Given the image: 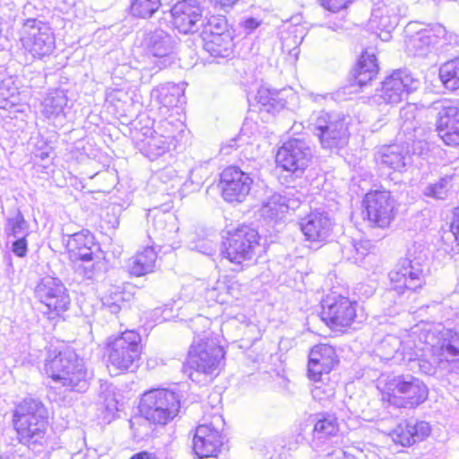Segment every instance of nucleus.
Here are the masks:
<instances>
[{
	"instance_id": "obj_1",
	"label": "nucleus",
	"mask_w": 459,
	"mask_h": 459,
	"mask_svg": "<svg viewBox=\"0 0 459 459\" xmlns=\"http://www.w3.org/2000/svg\"><path fill=\"white\" fill-rule=\"evenodd\" d=\"M102 350L108 368L116 375L136 372L143 363V340L135 330L108 337Z\"/></svg>"
},
{
	"instance_id": "obj_2",
	"label": "nucleus",
	"mask_w": 459,
	"mask_h": 459,
	"mask_svg": "<svg viewBox=\"0 0 459 459\" xmlns=\"http://www.w3.org/2000/svg\"><path fill=\"white\" fill-rule=\"evenodd\" d=\"M261 239L258 230L249 224L227 225L221 231V255L229 263L243 268L256 256Z\"/></svg>"
},
{
	"instance_id": "obj_3",
	"label": "nucleus",
	"mask_w": 459,
	"mask_h": 459,
	"mask_svg": "<svg viewBox=\"0 0 459 459\" xmlns=\"http://www.w3.org/2000/svg\"><path fill=\"white\" fill-rule=\"evenodd\" d=\"M428 252L419 244L409 247L394 268L389 273L393 289L400 294L405 290L416 291L421 289L429 274Z\"/></svg>"
},
{
	"instance_id": "obj_4",
	"label": "nucleus",
	"mask_w": 459,
	"mask_h": 459,
	"mask_svg": "<svg viewBox=\"0 0 459 459\" xmlns=\"http://www.w3.org/2000/svg\"><path fill=\"white\" fill-rule=\"evenodd\" d=\"M13 423L20 443L28 446L42 445L49 427V413L39 404L22 407L15 411Z\"/></svg>"
},
{
	"instance_id": "obj_5",
	"label": "nucleus",
	"mask_w": 459,
	"mask_h": 459,
	"mask_svg": "<svg viewBox=\"0 0 459 459\" xmlns=\"http://www.w3.org/2000/svg\"><path fill=\"white\" fill-rule=\"evenodd\" d=\"M309 127L318 137L324 149H342L347 145L350 134L345 117L340 113H328L324 110L314 112Z\"/></svg>"
},
{
	"instance_id": "obj_6",
	"label": "nucleus",
	"mask_w": 459,
	"mask_h": 459,
	"mask_svg": "<svg viewBox=\"0 0 459 459\" xmlns=\"http://www.w3.org/2000/svg\"><path fill=\"white\" fill-rule=\"evenodd\" d=\"M35 295L46 307L45 315L49 320H65L70 309L71 298L65 284L57 278L46 276L35 287Z\"/></svg>"
},
{
	"instance_id": "obj_7",
	"label": "nucleus",
	"mask_w": 459,
	"mask_h": 459,
	"mask_svg": "<svg viewBox=\"0 0 459 459\" xmlns=\"http://www.w3.org/2000/svg\"><path fill=\"white\" fill-rule=\"evenodd\" d=\"M254 178L235 164L227 165L219 174L217 187L222 200L230 204H239L251 194Z\"/></svg>"
},
{
	"instance_id": "obj_8",
	"label": "nucleus",
	"mask_w": 459,
	"mask_h": 459,
	"mask_svg": "<svg viewBox=\"0 0 459 459\" xmlns=\"http://www.w3.org/2000/svg\"><path fill=\"white\" fill-rule=\"evenodd\" d=\"M204 48L215 57H227L233 52V36L224 16H212L204 25Z\"/></svg>"
},
{
	"instance_id": "obj_9",
	"label": "nucleus",
	"mask_w": 459,
	"mask_h": 459,
	"mask_svg": "<svg viewBox=\"0 0 459 459\" xmlns=\"http://www.w3.org/2000/svg\"><path fill=\"white\" fill-rule=\"evenodd\" d=\"M378 388L388 396V402L391 398L425 402L429 394L424 382L411 375L387 377L385 380H379Z\"/></svg>"
},
{
	"instance_id": "obj_10",
	"label": "nucleus",
	"mask_w": 459,
	"mask_h": 459,
	"mask_svg": "<svg viewBox=\"0 0 459 459\" xmlns=\"http://www.w3.org/2000/svg\"><path fill=\"white\" fill-rule=\"evenodd\" d=\"M420 87V81L407 69L394 71L382 82L376 98L385 104L396 105Z\"/></svg>"
},
{
	"instance_id": "obj_11",
	"label": "nucleus",
	"mask_w": 459,
	"mask_h": 459,
	"mask_svg": "<svg viewBox=\"0 0 459 459\" xmlns=\"http://www.w3.org/2000/svg\"><path fill=\"white\" fill-rule=\"evenodd\" d=\"M224 448L221 430L212 423L195 427L193 437L194 459H220Z\"/></svg>"
},
{
	"instance_id": "obj_12",
	"label": "nucleus",
	"mask_w": 459,
	"mask_h": 459,
	"mask_svg": "<svg viewBox=\"0 0 459 459\" xmlns=\"http://www.w3.org/2000/svg\"><path fill=\"white\" fill-rule=\"evenodd\" d=\"M225 358L224 349L220 345L207 346L204 342L192 344L187 353V366L197 374L212 375Z\"/></svg>"
},
{
	"instance_id": "obj_13",
	"label": "nucleus",
	"mask_w": 459,
	"mask_h": 459,
	"mask_svg": "<svg viewBox=\"0 0 459 459\" xmlns=\"http://www.w3.org/2000/svg\"><path fill=\"white\" fill-rule=\"evenodd\" d=\"M363 204L367 219L372 227L385 229L394 219V201L390 192L368 193Z\"/></svg>"
},
{
	"instance_id": "obj_14",
	"label": "nucleus",
	"mask_w": 459,
	"mask_h": 459,
	"mask_svg": "<svg viewBox=\"0 0 459 459\" xmlns=\"http://www.w3.org/2000/svg\"><path fill=\"white\" fill-rule=\"evenodd\" d=\"M45 370L54 381L67 386L77 385L84 380L86 375L85 369L76 359L62 352L48 359Z\"/></svg>"
},
{
	"instance_id": "obj_15",
	"label": "nucleus",
	"mask_w": 459,
	"mask_h": 459,
	"mask_svg": "<svg viewBox=\"0 0 459 459\" xmlns=\"http://www.w3.org/2000/svg\"><path fill=\"white\" fill-rule=\"evenodd\" d=\"M171 24L180 34H193L203 22L204 9L198 0H179L170 8Z\"/></svg>"
},
{
	"instance_id": "obj_16",
	"label": "nucleus",
	"mask_w": 459,
	"mask_h": 459,
	"mask_svg": "<svg viewBox=\"0 0 459 459\" xmlns=\"http://www.w3.org/2000/svg\"><path fill=\"white\" fill-rule=\"evenodd\" d=\"M100 248L94 234L85 229L68 235L65 242V254L74 264L92 262Z\"/></svg>"
},
{
	"instance_id": "obj_17",
	"label": "nucleus",
	"mask_w": 459,
	"mask_h": 459,
	"mask_svg": "<svg viewBox=\"0 0 459 459\" xmlns=\"http://www.w3.org/2000/svg\"><path fill=\"white\" fill-rule=\"evenodd\" d=\"M356 306L342 296L327 297L323 300L321 318L330 327L350 326L356 317Z\"/></svg>"
},
{
	"instance_id": "obj_18",
	"label": "nucleus",
	"mask_w": 459,
	"mask_h": 459,
	"mask_svg": "<svg viewBox=\"0 0 459 459\" xmlns=\"http://www.w3.org/2000/svg\"><path fill=\"white\" fill-rule=\"evenodd\" d=\"M407 7L402 0H377L374 3L370 22L377 29L391 31L399 23L400 18L406 16Z\"/></svg>"
},
{
	"instance_id": "obj_19",
	"label": "nucleus",
	"mask_w": 459,
	"mask_h": 459,
	"mask_svg": "<svg viewBox=\"0 0 459 459\" xmlns=\"http://www.w3.org/2000/svg\"><path fill=\"white\" fill-rule=\"evenodd\" d=\"M23 33L28 37L30 36L32 30L38 33L32 39H29L26 42L28 50L37 57H43L49 55L55 48V39L49 29L36 18L26 19L22 22Z\"/></svg>"
},
{
	"instance_id": "obj_20",
	"label": "nucleus",
	"mask_w": 459,
	"mask_h": 459,
	"mask_svg": "<svg viewBox=\"0 0 459 459\" xmlns=\"http://www.w3.org/2000/svg\"><path fill=\"white\" fill-rule=\"evenodd\" d=\"M431 426L425 420H406L400 422L390 433L394 443L409 447L426 440L431 434Z\"/></svg>"
},
{
	"instance_id": "obj_21",
	"label": "nucleus",
	"mask_w": 459,
	"mask_h": 459,
	"mask_svg": "<svg viewBox=\"0 0 459 459\" xmlns=\"http://www.w3.org/2000/svg\"><path fill=\"white\" fill-rule=\"evenodd\" d=\"M336 362L335 351L332 346L327 344L314 346L307 364L308 377L315 382L323 381L322 377L329 374Z\"/></svg>"
},
{
	"instance_id": "obj_22",
	"label": "nucleus",
	"mask_w": 459,
	"mask_h": 459,
	"mask_svg": "<svg viewBox=\"0 0 459 459\" xmlns=\"http://www.w3.org/2000/svg\"><path fill=\"white\" fill-rule=\"evenodd\" d=\"M307 240L321 242L325 240L332 230V223L325 212H311L295 224Z\"/></svg>"
},
{
	"instance_id": "obj_23",
	"label": "nucleus",
	"mask_w": 459,
	"mask_h": 459,
	"mask_svg": "<svg viewBox=\"0 0 459 459\" xmlns=\"http://www.w3.org/2000/svg\"><path fill=\"white\" fill-rule=\"evenodd\" d=\"M312 159V150L307 143L297 138L289 139V179L294 177L304 179L303 174Z\"/></svg>"
},
{
	"instance_id": "obj_24",
	"label": "nucleus",
	"mask_w": 459,
	"mask_h": 459,
	"mask_svg": "<svg viewBox=\"0 0 459 459\" xmlns=\"http://www.w3.org/2000/svg\"><path fill=\"white\" fill-rule=\"evenodd\" d=\"M411 350V347L396 335L387 334L381 340L376 338L375 352L381 359L404 363Z\"/></svg>"
},
{
	"instance_id": "obj_25",
	"label": "nucleus",
	"mask_w": 459,
	"mask_h": 459,
	"mask_svg": "<svg viewBox=\"0 0 459 459\" xmlns=\"http://www.w3.org/2000/svg\"><path fill=\"white\" fill-rule=\"evenodd\" d=\"M377 161L385 168L402 171L410 163L411 156L407 147L391 144L381 148Z\"/></svg>"
},
{
	"instance_id": "obj_26",
	"label": "nucleus",
	"mask_w": 459,
	"mask_h": 459,
	"mask_svg": "<svg viewBox=\"0 0 459 459\" xmlns=\"http://www.w3.org/2000/svg\"><path fill=\"white\" fill-rule=\"evenodd\" d=\"M377 72L378 65L376 56L365 52L360 56L357 65L351 72L350 81L351 84L362 87L372 81L377 76Z\"/></svg>"
},
{
	"instance_id": "obj_27",
	"label": "nucleus",
	"mask_w": 459,
	"mask_h": 459,
	"mask_svg": "<svg viewBox=\"0 0 459 459\" xmlns=\"http://www.w3.org/2000/svg\"><path fill=\"white\" fill-rule=\"evenodd\" d=\"M445 359L432 352L431 354H424L419 356L416 352L410 351L404 362L408 368L414 373H420L429 376H433L438 366L444 363Z\"/></svg>"
},
{
	"instance_id": "obj_28",
	"label": "nucleus",
	"mask_w": 459,
	"mask_h": 459,
	"mask_svg": "<svg viewBox=\"0 0 459 459\" xmlns=\"http://www.w3.org/2000/svg\"><path fill=\"white\" fill-rule=\"evenodd\" d=\"M438 351L446 362L450 364V370H459V332L446 330L439 340Z\"/></svg>"
},
{
	"instance_id": "obj_29",
	"label": "nucleus",
	"mask_w": 459,
	"mask_h": 459,
	"mask_svg": "<svg viewBox=\"0 0 459 459\" xmlns=\"http://www.w3.org/2000/svg\"><path fill=\"white\" fill-rule=\"evenodd\" d=\"M429 109L436 114L437 126L455 125L457 120L459 122V107L452 100L441 99L433 101Z\"/></svg>"
},
{
	"instance_id": "obj_30",
	"label": "nucleus",
	"mask_w": 459,
	"mask_h": 459,
	"mask_svg": "<svg viewBox=\"0 0 459 459\" xmlns=\"http://www.w3.org/2000/svg\"><path fill=\"white\" fill-rule=\"evenodd\" d=\"M371 243L369 240H356L346 238L340 246L342 259L354 264H359L369 254Z\"/></svg>"
},
{
	"instance_id": "obj_31",
	"label": "nucleus",
	"mask_w": 459,
	"mask_h": 459,
	"mask_svg": "<svg viewBox=\"0 0 459 459\" xmlns=\"http://www.w3.org/2000/svg\"><path fill=\"white\" fill-rule=\"evenodd\" d=\"M157 260V253L152 247H146L137 252L130 264V273L136 277L143 276L153 271Z\"/></svg>"
},
{
	"instance_id": "obj_32",
	"label": "nucleus",
	"mask_w": 459,
	"mask_h": 459,
	"mask_svg": "<svg viewBox=\"0 0 459 459\" xmlns=\"http://www.w3.org/2000/svg\"><path fill=\"white\" fill-rule=\"evenodd\" d=\"M416 107L413 104H409L402 108L400 111V117L403 119L401 128L408 134V140L412 142L419 141L420 143L421 142L419 137L421 136L420 133L423 131V128L420 127V123L416 120Z\"/></svg>"
},
{
	"instance_id": "obj_33",
	"label": "nucleus",
	"mask_w": 459,
	"mask_h": 459,
	"mask_svg": "<svg viewBox=\"0 0 459 459\" xmlns=\"http://www.w3.org/2000/svg\"><path fill=\"white\" fill-rule=\"evenodd\" d=\"M338 429L339 428L335 416L331 414H318L316 416L313 437L315 440L323 442L325 438L335 436Z\"/></svg>"
},
{
	"instance_id": "obj_34",
	"label": "nucleus",
	"mask_w": 459,
	"mask_h": 459,
	"mask_svg": "<svg viewBox=\"0 0 459 459\" xmlns=\"http://www.w3.org/2000/svg\"><path fill=\"white\" fill-rule=\"evenodd\" d=\"M439 78L446 89L452 91L459 89V57L453 58L441 65Z\"/></svg>"
},
{
	"instance_id": "obj_35",
	"label": "nucleus",
	"mask_w": 459,
	"mask_h": 459,
	"mask_svg": "<svg viewBox=\"0 0 459 459\" xmlns=\"http://www.w3.org/2000/svg\"><path fill=\"white\" fill-rule=\"evenodd\" d=\"M161 0H131L128 12L137 19H149L160 8Z\"/></svg>"
},
{
	"instance_id": "obj_36",
	"label": "nucleus",
	"mask_w": 459,
	"mask_h": 459,
	"mask_svg": "<svg viewBox=\"0 0 459 459\" xmlns=\"http://www.w3.org/2000/svg\"><path fill=\"white\" fill-rule=\"evenodd\" d=\"M452 180L453 176L446 175L438 181L426 186L422 193L427 197L436 200H445L447 198L448 193L452 188Z\"/></svg>"
},
{
	"instance_id": "obj_37",
	"label": "nucleus",
	"mask_w": 459,
	"mask_h": 459,
	"mask_svg": "<svg viewBox=\"0 0 459 459\" xmlns=\"http://www.w3.org/2000/svg\"><path fill=\"white\" fill-rule=\"evenodd\" d=\"M179 412V403H164L150 411V418L156 423L166 424Z\"/></svg>"
},
{
	"instance_id": "obj_38",
	"label": "nucleus",
	"mask_w": 459,
	"mask_h": 459,
	"mask_svg": "<svg viewBox=\"0 0 459 459\" xmlns=\"http://www.w3.org/2000/svg\"><path fill=\"white\" fill-rule=\"evenodd\" d=\"M289 179V210H297L302 205L306 197V179H299L297 185L290 186Z\"/></svg>"
},
{
	"instance_id": "obj_39",
	"label": "nucleus",
	"mask_w": 459,
	"mask_h": 459,
	"mask_svg": "<svg viewBox=\"0 0 459 459\" xmlns=\"http://www.w3.org/2000/svg\"><path fill=\"white\" fill-rule=\"evenodd\" d=\"M437 132L438 136L443 140L446 145L458 146L459 145V121L455 125L437 126Z\"/></svg>"
},
{
	"instance_id": "obj_40",
	"label": "nucleus",
	"mask_w": 459,
	"mask_h": 459,
	"mask_svg": "<svg viewBox=\"0 0 459 459\" xmlns=\"http://www.w3.org/2000/svg\"><path fill=\"white\" fill-rule=\"evenodd\" d=\"M146 402L174 401L175 393L166 388H153L144 393Z\"/></svg>"
},
{
	"instance_id": "obj_41",
	"label": "nucleus",
	"mask_w": 459,
	"mask_h": 459,
	"mask_svg": "<svg viewBox=\"0 0 459 459\" xmlns=\"http://www.w3.org/2000/svg\"><path fill=\"white\" fill-rule=\"evenodd\" d=\"M411 43L417 53L420 56H423L427 54L429 47L433 43V41L431 36L427 34L426 31H420L413 37Z\"/></svg>"
},
{
	"instance_id": "obj_42",
	"label": "nucleus",
	"mask_w": 459,
	"mask_h": 459,
	"mask_svg": "<svg viewBox=\"0 0 459 459\" xmlns=\"http://www.w3.org/2000/svg\"><path fill=\"white\" fill-rule=\"evenodd\" d=\"M311 394L316 402H328L333 398L334 390L330 385L320 383L311 390Z\"/></svg>"
},
{
	"instance_id": "obj_43",
	"label": "nucleus",
	"mask_w": 459,
	"mask_h": 459,
	"mask_svg": "<svg viewBox=\"0 0 459 459\" xmlns=\"http://www.w3.org/2000/svg\"><path fill=\"white\" fill-rule=\"evenodd\" d=\"M25 227V220L22 215H18L15 218H12L8 220L7 228H8V236L9 237H16L19 233H21Z\"/></svg>"
},
{
	"instance_id": "obj_44",
	"label": "nucleus",
	"mask_w": 459,
	"mask_h": 459,
	"mask_svg": "<svg viewBox=\"0 0 459 459\" xmlns=\"http://www.w3.org/2000/svg\"><path fill=\"white\" fill-rule=\"evenodd\" d=\"M353 0H321V4L330 12L337 13L348 7Z\"/></svg>"
},
{
	"instance_id": "obj_45",
	"label": "nucleus",
	"mask_w": 459,
	"mask_h": 459,
	"mask_svg": "<svg viewBox=\"0 0 459 459\" xmlns=\"http://www.w3.org/2000/svg\"><path fill=\"white\" fill-rule=\"evenodd\" d=\"M12 250L18 257H24L28 252V241L25 237L16 239L13 243Z\"/></svg>"
},
{
	"instance_id": "obj_46",
	"label": "nucleus",
	"mask_w": 459,
	"mask_h": 459,
	"mask_svg": "<svg viewBox=\"0 0 459 459\" xmlns=\"http://www.w3.org/2000/svg\"><path fill=\"white\" fill-rule=\"evenodd\" d=\"M302 21V16L300 14H296L289 18V22L291 23L295 28L293 31H290L289 33H299V43L302 41L304 38V28H299L300 22ZM295 38H298V35H295Z\"/></svg>"
},
{
	"instance_id": "obj_47",
	"label": "nucleus",
	"mask_w": 459,
	"mask_h": 459,
	"mask_svg": "<svg viewBox=\"0 0 459 459\" xmlns=\"http://www.w3.org/2000/svg\"><path fill=\"white\" fill-rule=\"evenodd\" d=\"M451 231L459 245V207L454 210L453 220L451 221Z\"/></svg>"
},
{
	"instance_id": "obj_48",
	"label": "nucleus",
	"mask_w": 459,
	"mask_h": 459,
	"mask_svg": "<svg viewBox=\"0 0 459 459\" xmlns=\"http://www.w3.org/2000/svg\"><path fill=\"white\" fill-rule=\"evenodd\" d=\"M286 160H287V148L282 146L278 150V152L276 153L275 161L280 167H281L285 170V169H287Z\"/></svg>"
},
{
	"instance_id": "obj_49",
	"label": "nucleus",
	"mask_w": 459,
	"mask_h": 459,
	"mask_svg": "<svg viewBox=\"0 0 459 459\" xmlns=\"http://www.w3.org/2000/svg\"><path fill=\"white\" fill-rule=\"evenodd\" d=\"M325 459H356V457L346 454L342 449H336L332 453H329Z\"/></svg>"
},
{
	"instance_id": "obj_50",
	"label": "nucleus",
	"mask_w": 459,
	"mask_h": 459,
	"mask_svg": "<svg viewBox=\"0 0 459 459\" xmlns=\"http://www.w3.org/2000/svg\"><path fill=\"white\" fill-rule=\"evenodd\" d=\"M129 459H159L155 453L141 451L134 454Z\"/></svg>"
},
{
	"instance_id": "obj_51",
	"label": "nucleus",
	"mask_w": 459,
	"mask_h": 459,
	"mask_svg": "<svg viewBox=\"0 0 459 459\" xmlns=\"http://www.w3.org/2000/svg\"><path fill=\"white\" fill-rule=\"evenodd\" d=\"M238 2V0H219L221 6L223 8L233 7Z\"/></svg>"
},
{
	"instance_id": "obj_52",
	"label": "nucleus",
	"mask_w": 459,
	"mask_h": 459,
	"mask_svg": "<svg viewBox=\"0 0 459 459\" xmlns=\"http://www.w3.org/2000/svg\"><path fill=\"white\" fill-rule=\"evenodd\" d=\"M290 100L291 102V105L293 106V108H296L299 106V96L294 92V93H291L290 95H289V101ZM290 103L289 102V105Z\"/></svg>"
},
{
	"instance_id": "obj_53",
	"label": "nucleus",
	"mask_w": 459,
	"mask_h": 459,
	"mask_svg": "<svg viewBox=\"0 0 459 459\" xmlns=\"http://www.w3.org/2000/svg\"><path fill=\"white\" fill-rule=\"evenodd\" d=\"M246 25L249 29H255L258 26V22L255 19L249 18L246 21Z\"/></svg>"
},
{
	"instance_id": "obj_54",
	"label": "nucleus",
	"mask_w": 459,
	"mask_h": 459,
	"mask_svg": "<svg viewBox=\"0 0 459 459\" xmlns=\"http://www.w3.org/2000/svg\"><path fill=\"white\" fill-rule=\"evenodd\" d=\"M436 31L437 33V37H445L446 33V28L441 25L437 26Z\"/></svg>"
},
{
	"instance_id": "obj_55",
	"label": "nucleus",
	"mask_w": 459,
	"mask_h": 459,
	"mask_svg": "<svg viewBox=\"0 0 459 459\" xmlns=\"http://www.w3.org/2000/svg\"><path fill=\"white\" fill-rule=\"evenodd\" d=\"M291 52H293V55L295 56V58L297 59L298 58V55H299V51H297V48H295L291 51H289V55H290Z\"/></svg>"
}]
</instances>
